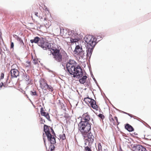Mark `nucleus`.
<instances>
[{
    "label": "nucleus",
    "mask_w": 151,
    "mask_h": 151,
    "mask_svg": "<svg viewBox=\"0 0 151 151\" xmlns=\"http://www.w3.org/2000/svg\"><path fill=\"white\" fill-rule=\"evenodd\" d=\"M22 80L24 81L28 85L31 83V80L29 76L26 73H23L21 76Z\"/></svg>",
    "instance_id": "obj_8"
},
{
    "label": "nucleus",
    "mask_w": 151,
    "mask_h": 151,
    "mask_svg": "<svg viewBox=\"0 0 151 151\" xmlns=\"http://www.w3.org/2000/svg\"><path fill=\"white\" fill-rule=\"evenodd\" d=\"M90 104L93 109H95L96 110H98V106L96 104V102L93 99Z\"/></svg>",
    "instance_id": "obj_15"
},
{
    "label": "nucleus",
    "mask_w": 151,
    "mask_h": 151,
    "mask_svg": "<svg viewBox=\"0 0 151 151\" xmlns=\"http://www.w3.org/2000/svg\"><path fill=\"white\" fill-rule=\"evenodd\" d=\"M11 74L12 78H17L19 76V72L18 69L11 70Z\"/></svg>",
    "instance_id": "obj_13"
},
{
    "label": "nucleus",
    "mask_w": 151,
    "mask_h": 151,
    "mask_svg": "<svg viewBox=\"0 0 151 151\" xmlns=\"http://www.w3.org/2000/svg\"><path fill=\"white\" fill-rule=\"evenodd\" d=\"M40 40L41 38L36 37H35L34 39L31 40H30V42L31 43H35L38 44L39 43V42H40Z\"/></svg>",
    "instance_id": "obj_16"
},
{
    "label": "nucleus",
    "mask_w": 151,
    "mask_h": 151,
    "mask_svg": "<svg viewBox=\"0 0 151 151\" xmlns=\"http://www.w3.org/2000/svg\"><path fill=\"white\" fill-rule=\"evenodd\" d=\"M40 87L43 90L46 91V88L48 85L46 81L44 79H42L40 81Z\"/></svg>",
    "instance_id": "obj_11"
},
{
    "label": "nucleus",
    "mask_w": 151,
    "mask_h": 151,
    "mask_svg": "<svg viewBox=\"0 0 151 151\" xmlns=\"http://www.w3.org/2000/svg\"><path fill=\"white\" fill-rule=\"evenodd\" d=\"M98 116L102 120L103 119L105 118L104 115L102 114H99Z\"/></svg>",
    "instance_id": "obj_27"
},
{
    "label": "nucleus",
    "mask_w": 151,
    "mask_h": 151,
    "mask_svg": "<svg viewBox=\"0 0 151 151\" xmlns=\"http://www.w3.org/2000/svg\"><path fill=\"white\" fill-rule=\"evenodd\" d=\"M125 128L129 132H132L134 130L133 127L131 125L128 124L126 125Z\"/></svg>",
    "instance_id": "obj_17"
},
{
    "label": "nucleus",
    "mask_w": 151,
    "mask_h": 151,
    "mask_svg": "<svg viewBox=\"0 0 151 151\" xmlns=\"http://www.w3.org/2000/svg\"><path fill=\"white\" fill-rule=\"evenodd\" d=\"M79 129L84 137H86L88 133L91 130V126L88 122L81 121L78 124Z\"/></svg>",
    "instance_id": "obj_5"
},
{
    "label": "nucleus",
    "mask_w": 151,
    "mask_h": 151,
    "mask_svg": "<svg viewBox=\"0 0 151 151\" xmlns=\"http://www.w3.org/2000/svg\"><path fill=\"white\" fill-rule=\"evenodd\" d=\"M31 95L32 96L37 95V94L36 93V92L35 91H31Z\"/></svg>",
    "instance_id": "obj_29"
},
{
    "label": "nucleus",
    "mask_w": 151,
    "mask_h": 151,
    "mask_svg": "<svg viewBox=\"0 0 151 151\" xmlns=\"http://www.w3.org/2000/svg\"><path fill=\"white\" fill-rule=\"evenodd\" d=\"M60 138L63 140H65L66 139L65 134H60L59 136Z\"/></svg>",
    "instance_id": "obj_24"
},
{
    "label": "nucleus",
    "mask_w": 151,
    "mask_h": 151,
    "mask_svg": "<svg viewBox=\"0 0 151 151\" xmlns=\"http://www.w3.org/2000/svg\"><path fill=\"white\" fill-rule=\"evenodd\" d=\"M109 119L110 121L112 122H113L114 121L112 115L111 114H110L109 116Z\"/></svg>",
    "instance_id": "obj_25"
},
{
    "label": "nucleus",
    "mask_w": 151,
    "mask_h": 151,
    "mask_svg": "<svg viewBox=\"0 0 151 151\" xmlns=\"http://www.w3.org/2000/svg\"><path fill=\"white\" fill-rule=\"evenodd\" d=\"M19 43L20 44V45L21 46H22V47H23L24 46V43L23 41L22 40L21 41L19 42Z\"/></svg>",
    "instance_id": "obj_31"
},
{
    "label": "nucleus",
    "mask_w": 151,
    "mask_h": 151,
    "mask_svg": "<svg viewBox=\"0 0 151 151\" xmlns=\"http://www.w3.org/2000/svg\"><path fill=\"white\" fill-rule=\"evenodd\" d=\"M41 120H42V118H41Z\"/></svg>",
    "instance_id": "obj_41"
},
{
    "label": "nucleus",
    "mask_w": 151,
    "mask_h": 151,
    "mask_svg": "<svg viewBox=\"0 0 151 151\" xmlns=\"http://www.w3.org/2000/svg\"><path fill=\"white\" fill-rule=\"evenodd\" d=\"M4 74L3 73H2L1 76V79H2L4 78Z\"/></svg>",
    "instance_id": "obj_35"
},
{
    "label": "nucleus",
    "mask_w": 151,
    "mask_h": 151,
    "mask_svg": "<svg viewBox=\"0 0 151 151\" xmlns=\"http://www.w3.org/2000/svg\"><path fill=\"white\" fill-rule=\"evenodd\" d=\"M2 51L0 47V54H1Z\"/></svg>",
    "instance_id": "obj_39"
},
{
    "label": "nucleus",
    "mask_w": 151,
    "mask_h": 151,
    "mask_svg": "<svg viewBox=\"0 0 151 151\" xmlns=\"http://www.w3.org/2000/svg\"><path fill=\"white\" fill-rule=\"evenodd\" d=\"M92 99L89 97H87L84 98V101L87 104H88L91 102Z\"/></svg>",
    "instance_id": "obj_18"
},
{
    "label": "nucleus",
    "mask_w": 151,
    "mask_h": 151,
    "mask_svg": "<svg viewBox=\"0 0 151 151\" xmlns=\"http://www.w3.org/2000/svg\"><path fill=\"white\" fill-rule=\"evenodd\" d=\"M98 151H102V146L101 143L98 145Z\"/></svg>",
    "instance_id": "obj_21"
},
{
    "label": "nucleus",
    "mask_w": 151,
    "mask_h": 151,
    "mask_svg": "<svg viewBox=\"0 0 151 151\" xmlns=\"http://www.w3.org/2000/svg\"><path fill=\"white\" fill-rule=\"evenodd\" d=\"M28 64H29V65H30V63H29H29H28Z\"/></svg>",
    "instance_id": "obj_42"
},
{
    "label": "nucleus",
    "mask_w": 151,
    "mask_h": 151,
    "mask_svg": "<svg viewBox=\"0 0 151 151\" xmlns=\"http://www.w3.org/2000/svg\"><path fill=\"white\" fill-rule=\"evenodd\" d=\"M45 112V111H44L43 108L42 107H41V108L40 109V113H41H41L42 114V113H44Z\"/></svg>",
    "instance_id": "obj_33"
},
{
    "label": "nucleus",
    "mask_w": 151,
    "mask_h": 151,
    "mask_svg": "<svg viewBox=\"0 0 151 151\" xmlns=\"http://www.w3.org/2000/svg\"><path fill=\"white\" fill-rule=\"evenodd\" d=\"M88 137L89 142L92 143L93 142L94 139V134L90 132L88 134Z\"/></svg>",
    "instance_id": "obj_14"
},
{
    "label": "nucleus",
    "mask_w": 151,
    "mask_h": 151,
    "mask_svg": "<svg viewBox=\"0 0 151 151\" xmlns=\"http://www.w3.org/2000/svg\"><path fill=\"white\" fill-rule=\"evenodd\" d=\"M132 149L133 151H147L145 147L139 145L134 146Z\"/></svg>",
    "instance_id": "obj_10"
},
{
    "label": "nucleus",
    "mask_w": 151,
    "mask_h": 151,
    "mask_svg": "<svg viewBox=\"0 0 151 151\" xmlns=\"http://www.w3.org/2000/svg\"><path fill=\"white\" fill-rule=\"evenodd\" d=\"M51 50L53 51V52H51V53L53 58L57 62H61L64 58L66 59H68V56L65 51L61 52L59 49L54 47H52Z\"/></svg>",
    "instance_id": "obj_4"
},
{
    "label": "nucleus",
    "mask_w": 151,
    "mask_h": 151,
    "mask_svg": "<svg viewBox=\"0 0 151 151\" xmlns=\"http://www.w3.org/2000/svg\"><path fill=\"white\" fill-rule=\"evenodd\" d=\"M74 36L73 35L72 37L70 38V41L71 43L78 42V44L81 43V42L79 40V38L78 37V35L76 33L74 34ZM76 47L74 50L75 52L79 53L82 52L83 50L82 46L81 44H78L76 45Z\"/></svg>",
    "instance_id": "obj_6"
},
{
    "label": "nucleus",
    "mask_w": 151,
    "mask_h": 151,
    "mask_svg": "<svg viewBox=\"0 0 151 151\" xmlns=\"http://www.w3.org/2000/svg\"><path fill=\"white\" fill-rule=\"evenodd\" d=\"M48 90L50 92H52L53 90L54 89L52 86L50 85H48L47 88H46V91Z\"/></svg>",
    "instance_id": "obj_20"
},
{
    "label": "nucleus",
    "mask_w": 151,
    "mask_h": 151,
    "mask_svg": "<svg viewBox=\"0 0 151 151\" xmlns=\"http://www.w3.org/2000/svg\"><path fill=\"white\" fill-rule=\"evenodd\" d=\"M85 150L86 151H92L91 149L88 146L85 147Z\"/></svg>",
    "instance_id": "obj_28"
},
{
    "label": "nucleus",
    "mask_w": 151,
    "mask_h": 151,
    "mask_svg": "<svg viewBox=\"0 0 151 151\" xmlns=\"http://www.w3.org/2000/svg\"><path fill=\"white\" fill-rule=\"evenodd\" d=\"M37 61V60L34 59L33 60V63L35 64H36L38 63Z\"/></svg>",
    "instance_id": "obj_30"
},
{
    "label": "nucleus",
    "mask_w": 151,
    "mask_h": 151,
    "mask_svg": "<svg viewBox=\"0 0 151 151\" xmlns=\"http://www.w3.org/2000/svg\"><path fill=\"white\" fill-rule=\"evenodd\" d=\"M80 56L82 58H83L85 55V53L84 51L83 50L82 52H81L78 53Z\"/></svg>",
    "instance_id": "obj_22"
},
{
    "label": "nucleus",
    "mask_w": 151,
    "mask_h": 151,
    "mask_svg": "<svg viewBox=\"0 0 151 151\" xmlns=\"http://www.w3.org/2000/svg\"><path fill=\"white\" fill-rule=\"evenodd\" d=\"M14 44L13 42H11V48H12L14 49Z\"/></svg>",
    "instance_id": "obj_32"
},
{
    "label": "nucleus",
    "mask_w": 151,
    "mask_h": 151,
    "mask_svg": "<svg viewBox=\"0 0 151 151\" xmlns=\"http://www.w3.org/2000/svg\"><path fill=\"white\" fill-rule=\"evenodd\" d=\"M38 45L44 50L51 49V44L46 41L45 39L43 37H41L40 42L38 44Z\"/></svg>",
    "instance_id": "obj_7"
},
{
    "label": "nucleus",
    "mask_w": 151,
    "mask_h": 151,
    "mask_svg": "<svg viewBox=\"0 0 151 151\" xmlns=\"http://www.w3.org/2000/svg\"><path fill=\"white\" fill-rule=\"evenodd\" d=\"M66 67L68 71L70 74L73 75V77L80 78L79 81L81 83L83 84L86 83L87 76H83L82 69L75 61L69 60L67 63Z\"/></svg>",
    "instance_id": "obj_1"
},
{
    "label": "nucleus",
    "mask_w": 151,
    "mask_h": 151,
    "mask_svg": "<svg viewBox=\"0 0 151 151\" xmlns=\"http://www.w3.org/2000/svg\"><path fill=\"white\" fill-rule=\"evenodd\" d=\"M3 85V83H0V87H1Z\"/></svg>",
    "instance_id": "obj_37"
},
{
    "label": "nucleus",
    "mask_w": 151,
    "mask_h": 151,
    "mask_svg": "<svg viewBox=\"0 0 151 151\" xmlns=\"http://www.w3.org/2000/svg\"><path fill=\"white\" fill-rule=\"evenodd\" d=\"M60 35L64 38H68L70 37L68 31L66 29L61 30Z\"/></svg>",
    "instance_id": "obj_12"
},
{
    "label": "nucleus",
    "mask_w": 151,
    "mask_h": 151,
    "mask_svg": "<svg viewBox=\"0 0 151 151\" xmlns=\"http://www.w3.org/2000/svg\"><path fill=\"white\" fill-rule=\"evenodd\" d=\"M14 36H16V37H15V38L17 39V40L18 41H19V42H20L22 40L21 38L19 37L18 36H17V35H13V37H15Z\"/></svg>",
    "instance_id": "obj_26"
},
{
    "label": "nucleus",
    "mask_w": 151,
    "mask_h": 151,
    "mask_svg": "<svg viewBox=\"0 0 151 151\" xmlns=\"http://www.w3.org/2000/svg\"><path fill=\"white\" fill-rule=\"evenodd\" d=\"M84 39L86 42L87 43L86 55L87 57L90 58L93 49L96 44L97 39L91 35H86Z\"/></svg>",
    "instance_id": "obj_2"
},
{
    "label": "nucleus",
    "mask_w": 151,
    "mask_h": 151,
    "mask_svg": "<svg viewBox=\"0 0 151 151\" xmlns=\"http://www.w3.org/2000/svg\"><path fill=\"white\" fill-rule=\"evenodd\" d=\"M18 67L17 65L16 64H14L12 66V69L11 70H14L16 69H17Z\"/></svg>",
    "instance_id": "obj_23"
},
{
    "label": "nucleus",
    "mask_w": 151,
    "mask_h": 151,
    "mask_svg": "<svg viewBox=\"0 0 151 151\" xmlns=\"http://www.w3.org/2000/svg\"><path fill=\"white\" fill-rule=\"evenodd\" d=\"M51 129L52 130V131H53V132L54 133V132L53 130V129Z\"/></svg>",
    "instance_id": "obj_40"
},
{
    "label": "nucleus",
    "mask_w": 151,
    "mask_h": 151,
    "mask_svg": "<svg viewBox=\"0 0 151 151\" xmlns=\"http://www.w3.org/2000/svg\"><path fill=\"white\" fill-rule=\"evenodd\" d=\"M44 131L45 133H43V137L45 145H46L45 140V134L48 140L52 144L50 146L49 149H50V151H52L55 148V146L53 145L56 143L55 139L54 136L50 134V129L48 126L45 124L44 125Z\"/></svg>",
    "instance_id": "obj_3"
},
{
    "label": "nucleus",
    "mask_w": 151,
    "mask_h": 151,
    "mask_svg": "<svg viewBox=\"0 0 151 151\" xmlns=\"http://www.w3.org/2000/svg\"><path fill=\"white\" fill-rule=\"evenodd\" d=\"M35 15L37 17H39L38 15V13L37 12H35Z\"/></svg>",
    "instance_id": "obj_36"
},
{
    "label": "nucleus",
    "mask_w": 151,
    "mask_h": 151,
    "mask_svg": "<svg viewBox=\"0 0 151 151\" xmlns=\"http://www.w3.org/2000/svg\"><path fill=\"white\" fill-rule=\"evenodd\" d=\"M126 114H127L128 115H129V116H130L131 117H132V116H133V115L131 114H128V113H126Z\"/></svg>",
    "instance_id": "obj_38"
},
{
    "label": "nucleus",
    "mask_w": 151,
    "mask_h": 151,
    "mask_svg": "<svg viewBox=\"0 0 151 151\" xmlns=\"http://www.w3.org/2000/svg\"><path fill=\"white\" fill-rule=\"evenodd\" d=\"M120 151H122V150H120Z\"/></svg>",
    "instance_id": "obj_44"
},
{
    "label": "nucleus",
    "mask_w": 151,
    "mask_h": 151,
    "mask_svg": "<svg viewBox=\"0 0 151 151\" xmlns=\"http://www.w3.org/2000/svg\"><path fill=\"white\" fill-rule=\"evenodd\" d=\"M91 117L88 112L83 114L81 117V121L89 122L91 120Z\"/></svg>",
    "instance_id": "obj_9"
},
{
    "label": "nucleus",
    "mask_w": 151,
    "mask_h": 151,
    "mask_svg": "<svg viewBox=\"0 0 151 151\" xmlns=\"http://www.w3.org/2000/svg\"><path fill=\"white\" fill-rule=\"evenodd\" d=\"M114 119L116 121V122L118 123L117 124H119L118 122V119H117V118L116 116H115L114 117Z\"/></svg>",
    "instance_id": "obj_34"
},
{
    "label": "nucleus",
    "mask_w": 151,
    "mask_h": 151,
    "mask_svg": "<svg viewBox=\"0 0 151 151\" xmlns=\"http://www.w3.org/2000/svg\"><path fill=\"white\" fill-rule=\"evenodd\" d=\"M14 37H16V36H14Z\"/></svg>",
    "instance_id": "obj_43"
},
{
    "label": "nucleus",
    "mask_w": 151,
    "mask_h": 151,
    "mask_svg": "<svg viewBox=\"0 0 151 151\" xmlns=\"http://www.w3.org/2000/svg\"><path fill=\"white\" fill-rule=\"evenodd\" d=\"M41 115L44 116L48 120L50 121V117L49 114L47 112H45L44 113H41Z\"/></svg>",
    "instance_id": "obj_19"
}]
</instances>
